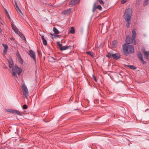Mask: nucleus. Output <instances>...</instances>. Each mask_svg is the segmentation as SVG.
<instances>
[{
    "label": "nucleus",
    "instance_id": "obj_31",
    "mask_svg": "<svg viewBox=\"0 0 149 149\" xmlns=\"http://www.w3.org/2000/svg\"><path fill=\"white\" fill-rule=\"evenodd\" d=\"M28 106L26 104H24L22 108L24 109H26L27 108Z\"/></svg>",
    "mask_w": 149,
    "mask_h": 149
},
{
    "label": "nucleus",
    "instance_id": "obj_27",
    "mask_svg": "<svg viewBox=\"0 0 149 149\" xmlns=\"http://www.w3.org/2000/svg\"><path fill=\"white\" fill-rule=\"evenodd\" d=\"M6 111L10 113H14V110L12 109H6Z\"/></svg>",
    "mask_w": 149,
    "mask_h": 149
},
{
    "label": "nucleus",
    "instance_id": "obj_18",
    "mask_svg": "<svg viewBox=\"0 0 149 149\" xmlns=\"http://www.w3.org/2000/svg\"><path fill=\"white\" fill-rule=\"evenodd\" d=\"M14 113L17 114L19 115H22L23 113L22 112L19 111L18 110H14Z\"/></svg>",
    "mask_w": 149,
    "mask_h": 149
},
{
    "label": "nucleus",
    "instance_id": "obj_41",
    "mask_svg": "<svg viewBox=\"0 0 149 149\" xmlns=\"http://www.w3.org/2000/svg\"><path fill=\"white\" fill-rule=\"evenodd\" d=\"M24 40H26V38L24 36Z\"/></svg>",
    "mask_w": 149,
    "mask_h": 149
},
{
    "label": "nucleus",
    "instance_id": "obj_32",
    "mask_svg": "<svg viewBox=\"0 0 149 149\" xmlns=\"http://www.w3.org/2000/svg\"><path fill=\"white\" fill-rule=\"evenodd\" d=\"M97 1L99 3L101 4H103L104 2L102 0H97Z\"/></svg>",
    "mask_w": 149,
    "mask_h": 149
},
{
    "label": "nucleus",
    "instance_id": "obj_2",
    "mask_svg": "<svg viewBox=\"0 0 149 149\" xmlns=\"http://www.w3.org/2000/svg\"><path fill=\"white\" fill-rule=\"evenodd\" d=\"M132 10L131 8H129L125 10L124 17L127 22L126 26L127 28L130 27V19L132 17Z\"/></svg>",
    "mask_w": 149,
    "mask_h": 149
},
{
    "label": "nucleus",
    "instance_id": "obj_39",
    "mask_svg": "<svg viewBox=\"0 0 149 149\" xmlns=\"http://www.w3.org/2000/svg\"><path fill=\"white\" fill-rule=\"evenodd\" d=\"M5 11L6 12V13H7L8 14V12H7V10L6 9H5Z\"/></svg>",
    "mask_w": 149,
    "mask_h": 149
},
{
    "label": "nucleus",
    "instance_id": "obj_17",
    "mask_svg": "<svg viewBox=\"0 0 149 149\" xmlns=\"http://www.w3.org/2000/svg\"><path fill=\"white\" fill-rule=\"evenodd\" d=\"M126 66L129 68L130 69H131L132 70H136V68L133 65H126Z\"/></svg>",
    "mask_w": 149,
    "mask_h": 149
},
{
    "label": "nucleus",
    "instance_id": "obj_11",
    "mask_svg": "<svg viewBox=\"0 0 149 149\" xmlns=\"http://www.w3.org/2000/svg\"><path fill=\"white\" fill-rule=\"evenodd\" d=\"M112 56L113 59L116 60L119 59L120 57V55L116 53L113 54Z\"/></svg>",
    "mask_w": 149,
    "mask_h": 149
},
{
    "label": "nucleus",
    "instance_id": "obj_42",
    "mask_svg": "<svg viewBox=\"0 0 149 149\" xmlns=\"http://www.w3.org/2000/svg\"><path fill=\"white\" fill-rule=\"evenodd\" d=\"M9 19H10V17L9 16Z\"/></svg>",
    "mask_w": 149,
    "mask_h": 149
},
{
    "label": "nucleus",
    "instance_id": "obj_20",
    "mask_svg": "<svg viewBox=\"0 0 149 149\" xmlns=\"http://www.w3.org/2000/svg\"><path fill=\"white\" fill-rule=\"evenodd\" d=\"M112 54H112L111 52H108L107 53L106 56L108 58H110L112 57Z\"/></svg>",
    "mask_w": 149,
    "mask_h": 149
},
{
    "label": "nucleus",
    "instance_id": "obj_30",
    "mask_svg": "<svg viewBox=\"0 0 149 149\" xmlns=\"http://www.w3.org/2000/svg\"><path fill=\"white\" fill-rule=\"evenodd\" d=\"M16 55L17 57V58L21 57L18 51H17L16 53Z\"/></svg>",
    "mask_w": 149,
    "mask_h": 149
},
{
    "label": "nucleus",
    "instance_id": "obj_33",
    "mask_svg": "<svg viewBox=\"0 0 149 149\" xmlns=\"http://www.w3.org/2000/svg\"><path fill=\"white\" fill-rule=\"evenodd\" d=\"M97 8L98 9L100 10H101L102 9V7L100 5H98L97 6Z\"/></svg>",
    "mask_w": 149,
    "mask_h": 149
},
{
    "label": "nucleus",
    "instance_id": "obj_13",
    "mask_svg": "<svg viewBox=\"0 0 149 149\" xmlns=\"http://www.w3.org/2000/svg\"><path fill=\"white\" fill-rule=\"evenodd\" d=\"M71 46H62L60 48V50L61 51L67 49H71Z\"/></svg>",
    "mask_w": 149,
    "mask_h": 149
},
{
    "label": "nucleus",
    "instance_id": "obj_22",
    "mask_svg": "<svg viewBox=\"0 0 149 149\" xmlns=\"http://www.w3.org/2000/svg\"><path fill=\"white\" fill-rule=\"evenodd\" d=\"M70 32L72 34H74L75 33V29L73 27H71Z\"/></svg>",
    "mask_w": 149,
    "mask_h": 149
},
{
    "label": "nucleus",
    "instance_id": "obj_5",
    "mask_svg": "<svg viewBox=\"0 0 149 149\" xmlns=\"http://www.w3.org/2000/svg\"><path fill=\"white\" fill-rule=\"evenodd\" d=\"M29 54L30 57L36 63V58L35 52L32 50H30L29 52Z\"/></svg>",
    "mask_w": 149,
    "mask_h": 149
},
{
    "label": "nucleus",
    "instance_id": "obj_25",
    "mask_svg": "<svg viewBox=\"0 0 149 149\" xmlns=\"http://www.w3.org/2000/svg\"><path fill=\"white\" fill-rule=\"evenodd\" d=\"M18 61L21 64H23V61L22 58L21 57L17 58Z\"/></svg>",
    "mask_w": 149,
    "mask_h": 149
},
{
    "label": "nucleus",
    "instance_id": "obj_10",
    "mask_svg": "<svg viewBox=\"0 0 149 149\" xmlns=\"http://www.w3.org/2000/svg\"><path fill=\"white\" fill-rule=\"evenodd\" d=\"M9 67L10 69L15 67L14 64L12 59L11 58H9L8 61Z\"/></svg>",
    "mask_w": 149,
    "mask_h": 149
},
{
    "label": "nucleus",
    "instance_id": "obj_34",
    "mask_svg": "<svg viewBox=\"0 0 149 149\" xmlns=\"http://www.w3.org/2000/svg\"><path fill=\"white\" fill-rule=\"evenodd\" d=\"M127 1V0H122L121 3L123 4L126 3Z\"/></svg>",
    "mask_w": 149,
    "mask_h": 149
},
{
    "label": "nucleus",
    "instance_id": "obj_9",
    "mask_svg": "<svg viewBox=\"0 0 149 149\" xmlns=\"http://www.w3.org/2000/svg\"><path fill=\"white\" fill-rule=\"evenodd\" d=\"M72 9L71 8H69L67 10H65L62 12V13L63 14L69 15L72 11Z\"/></svg>",
    "mask_w": 149,
    "mask_h": 149
},
{
    "label": "nucleus",
    "instance_id": "obj_38",
    "mask_svg": "<svg viewBox=\"0 0 149 149\" xmlns=\"http://www.w3.org/2000/svg\"><path fill=\"white\" fill-rule=\"evenodd\" d=\"M10 39L11 40H13L14 39L13 38H10Z\"/></svg>",
    "mask_w": 149,
    "mask_h": 149
},
{
    "label": "nucleus",
    "instance_id": "obj_16",
    "mask_svg": "<svg viewBox=\"0 0 149 149\" xmlns=\"http://www.w3.org/2000/svg\"><path fill=\"white\" fill-rule=\"evenodd\" d=\"M41 38L42 40L43 43L44 45H46L47 44V42L45 38L43 35L41 36Z\"/></svg>",
    "mask_w": 149,
    "mask_h": 149
},
{
    "label": "nucleus",
    "instance_id": "obj_37",
    "mask_svg": "<svg viewBox=\"0 0 149 149\" xmlns=\"http://www.w3.org/2000/svg\"><path fill=\"white\" fill-rule=\"evenodd\" d=\"M57 44L60 47V49L61 47H62V45L60 44V43L59 42H58L57 43Z\"/></svg>",
    "mask_w": 149,
    "mask_h": 149
},
{
    "label": "nucleus",
    "instance_id": "obj_23",
    "mask_svg": "<svg viewBox=\"0 0 149 149\" xmlns=\"http://www.w3.org/2000/svg\"><path fill=\"white\" fill-rule=\"evenodd\" d=\"M116 43H117V42H116V40L113 41H112V46L114 47H116Z\"/></svg>",
    "mask_w": 149,
    "mask_h": 149
},
{
    "label": "nucleus",
    "instance_id": "obj_6",
    "mask_svg": "<svg viewBox=\"0 0 149 149\" xmlns=\"http://www.w3.org/2000/svg\"><path fill=\"white\" fill-rule=\"evenodd\" d=\"M11 25L12 29L19 36H20V35H22V34L20 32L18 29L17 28L16 26L15 25L13 22L12 23Z\"/></svg>",
    "mask_w": 149,
    "mask_h": 149
},
{
    "label": "nucleus",
    "instance_id": "obj_35",
    "mask_svg": "<svg viewBox=\"0 0 149 149\" xmlns=\"http://www.w3.org/2000/svg\"><path fill=\"white\" fill-rule=\"evenodd\" d=\"M148 2V1L145 0V1L144 2V4L145 5H146Z\"/></svg>",
    "mask_w": 149,
    "mask_h": 149
},
{
    "label": "nucleus",
    "instance_id": "obj_26",
    "mask_svg": "<svg viewBox=\"0 0 149 149\" xmlns=\"http://www.w3.org/2000/svg\"><path fill=\"white\" fill-rule=\"evenodd\" d=\"M97 7H96V3H94L93 6V12H94L97 9Z\"/></svg>",
    "mask_w": 149,
    "mask_h": 149
},
{
    "label": "nucleus",
    "instance_id": "obj_14",
    "mask_svg": "<svg viewBox=\"0 0 149 149\" xmlns=\"http://www.w3.org/2000/svg\"><path fill=\"white\" fill-rule=\"evenodd\" d=\"M15 8L16 9L17 11V12L19 13V14L21 15H23L22 13L20 10V9H19V7H18L16 3L15 5Z\"/></svg>",
    "mask_w": 149,
    "mask_h": 149
},
{
    "label": "nucleus",
    "instance_id": "obj_4",
    "mask_svg": "<svg viewBox=\"0 0 149 149\" xmlns=\"http://www.w3.org/2000/svg\"><path fill=\"white\" fill-rule=\"evenodd\" d=\"M136 34V29H133L132 31V40L133 44L134 45H136V43L135 40Z\"/></svg>",
    "mask_w": 149,
    "mask_h": 149
},
{
    "label": "nucleus",
    "instance_id": "obj_3",
    "mask_svg": "<svg viewBox=\"0 0 149 149\" xmlns=\"http://www.w3.org/2000/svg\"><path fill=\"white\" fill-rule=\"evenodd\" d=\"M22 71V70L21 68L16 65L12 68L11 73L13 76L17 77V74L19 75H20Z\"/></svg>",
    "mask_w": 149,
    "mask_h": 149
},
{
    "label": "nucleus",
    "instance_id": "obj_12",
    "mask_svg": "<svg viewBox=\"0 0 149 149\" xmlns=\"http://www.w3.org/2000/svg\"><path fill=\"white\" fill-rule=\"evenodd\" d=\"M22 89L24 94L25 95H27L28 93V90L26 86L25 85L23 86Z\"/></svg>",
    "mask_w": 149,
    "mask_h": 149
},
{
    "label": "nucleus",
    "instance_id": "obj_21",
    "mask_svg": "<svg viewBox=\"0 0 149 149\" xmlns=\"http://www.w3.org/2000/svg\"><path fill=\"white\" fill-rule=\"evenodd\" d=\"M53 31L56 34H58L59 33V31L55 27H54L53 29Z\"/></svg>",
    "mask_w": 149,
    "mask_h": 149
},
{
    "label": "nucleus",
    "instance_id": "obj_28",
    "mask_svg": "<svg viewBox=\"0 0 149 149\" xmlns=\"http://www.w3.org/2000/svg\"><path fill=\"white\" fill-rule=\"evenodd\" d=\"M144 53L147 56V58H148V56H149V51H145Z\"/></svg>",
    "mask_w": 149,
    "mask_h": 149
},
{
    "label": "nucleus",
    "instance_id": "obj_15",
    "mask_svg": "<svg viewBox=\"0 0 149 149\" xmlns=\"http://www.w3.org/2000/svg\"><path fill=\"white\" fill-rule=\"evenodd\" d=\"M131 42V39L130 37L128 36L126 38V39L125 40V42L126 43V44L127 45H128L130 44Z\"/></svg>",
    "mask_w": 149,
    "mask_h": 149
},
{
    "label": "nucleus",
    "instance_id": "obj_7",
    "mask_svg": "<svg viewBox=\"0 0 149 149\" xmlns=\"http://www.w3.org/2000/svg\"><path fill=\"white\" fill-rule=\"evenodd\" d=\"M2 45L4 47V49L3 50V54L4 55H5L6 54L7 52L8 46L6 44H2Z\"/></svg>",
    "mask_w": 149,
    "mask_h": 149
},
{
    "label": "nucleus",
    "instance_id": "obj_29",
    "mask_svg": "<svg viewBox=\"0 0 149 149\" xmlns=\"http://www.w3.org/2000/svg\"><path fill=\"white\" fill-rule=\"evenodd\" d=\"M141 62V63L143 64H146V62L143 59V58L140 60Z\"/></svg>",
    "mask_w": 149,
    "mask_h": 149
},
{
    "label": "nucleus",
    "instance_id": "obj_24",
    "mask_svg": "<svg viewBox=\"0 0 149 149\" xmlns=\"http://www.w3.org/2000/svg\"><path fill=\"white\" fill-rule=\"evenodd\" d=\"M86 53L89 55L91 56L92 57H93L94 55L93 54V53L92 52L89 51L88 52H87Z\"/></svg>",
    "mask_w": 149,
    "mask_h": 149
},
{
    "label": "nucleus",
    "instance_id": "obj_19",
    "mask_svg": "<svg viewBox=\"0 0 149 149\" xmlns=\"http://www.w3.org/2000/svg\"><path fill=\"white\" fill-rule=\"evenodd\" d=\"M137 54L139 60L143 58L141 52H138L137 53Z\"/></svg>",
    "mask_w": 149,
    "mask_h": 149
},
{
    "label": "nucleus",
    "instance_id": "obj_36",
    "mask_svg": "<svg viewBox=\"0 0 149 149\" xmlns=\"http://www.w3.org/2000/svg\"><path fill=\"white\" fill-rule=\"evenodd\" d=\"M93 79H94V80L95 81H96V82L97 81V79H96L95 77V75L94 74L93 75Z\"/></svg>",
    "mask_w": 149,
    "mask_h": 149
},
{
    "label": "nucleus",
    "instance_id": "obj_40",
    "mask_svg": "<svg viewBox=\"0 0 149 149\" xmlns=\"http://www.w3.org/2000/svg\"><path fill=\"white\" fill-rule=\"evenodd\" d=\"M2 32V30L0 28V33H1Z\"/></svg>",
    "mask_w": 149,
    "mask_h": 149
},
{
    "label": "nucleus",
    "instance_id": "obj_1",
    "mask_svg": "<svg viewBox=\"0 0 149 149\" xmlns=\"http://www.w3.org/2000/svg\"><path fill=\"white\" fill-rule=\"evenodd\" d=\"M122 48L123 52L126 56L131 54L134 52V48L132 45H127L124 43L123 45Z\"/></svg>",
    "mask_w": 149,
    "mask_h": 149
},
{
    "label": "nucleus",
    "instance_id": "obj_8",
    "mask_svg": "<svg viewBox=\"0 0 149 149\" xmlns=\"http://www.w3.org/2000/svg\"><path fill=\"white\" fill-rule=\"evenodd\" d=\"M80 1V0H71L69 2V4L70 5L74 6L79 3Z\"/></svg>",
    "mask_w": 149,
    "mask_h": 149
}]
</instances>
